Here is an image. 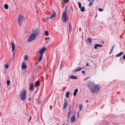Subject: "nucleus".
I'll return each mask as SVG.
<instances>
[{
  "mask_svg": "<svg viewBox=\"0 0 125 125\" xmlns=\"http://www.w3.org/2000/svg\"><path fill=\"white\" fill-rule=\"evenodd\" d=\"M89 83L88 84L89 87L90 88L91 91L93 93L99 91L100 87L99 85L95 84L92 83Z\"/></svg>",
  "mask_w": 125,
  "mask_h": 125,
  "instance_id": "nucleus-1",
  "label": "nucleus"
},
{
  "mask_svg": "<svg viewBox=\"0 0 125 125\" xmlns=\"http://www.w3.org/2000/svg\"><path fill=\"white\" fill-rule=\"evenodd\" d=\"M46 50V48L43 47L39 51V54H37L38 58V62H40L42 60L43 55V53Z\"/></svg>",
  "mask_w": 125,
  "mask_h": 125,
  "instance_id": "nucleus-2",
  "label": "nucleus"
},
{
  "mask_svg": "<svg viewBox=\"0 0 125 125\" xmlns=\"http://www.w3.org/2000/svg\"><path fill=\"white\" fill-rule=\"evenodd\" d=\"M26 92V91L25 90H22L21 93V98L22 100H24L25 99Z\"/></svg>",
  "mask_w": 125,
  "mask_h": 125,
  "instance_id": "nucleus-3",
  "label": "nucleus"
},
{
  "mask_svg": "<svg viewBox=\"0 0 125 125\" xmlns=\"http://www.w3.org/2000/svg\"><path fill=\"white\" fill-rule=\"evenodd\" d=\"M36 36L35 34H31L28 40V41L29 42H30L34 40L36 38Z\"/></svg>",
  "mask_w": 125,
  "mask_h": 125,
  "instance_id": "nucleus-4",
  "label": "nucleus"
},
{
  "mask_svg": "<svg viewBox=\"0 0 125 125\" xmlns=\"http://www.w3.org/2000/svg\"><path fill=\"white\" fill-rule=\"evenodd\" d=\"M23 19V17L21 15H19L18 18L17 20L19 24L21 26Z\"/></svg>",
  "mask_w": 125,
  "mask_h": 125,
  "instance_id": "nucleus-5",
  "label": "nucleus"
},
{
  "mask_svg": "<svg viewBox=\"0 0 125 125\" xmlns=\"http://www.w3.org/2000/svg\"><path fill=\"white\" fill-rule=\"evenodd\" d=\"M67 14L65 12H63L62 16V21L63 22L65 23L67 20Z\"/></svg>",
  "mask_w": 125,
  "mask_h": 125,
  "instance_id": "nucleus-6",
  "label": "nucleus"
},
{
  "mask_svg": "<svg viewBox=\"0 0 125 125\" xmlns=\"http://www.w3.org/2000/svg\"><path fill=\"white\" fill-rule=\"evenodd\" d=\"M29 89L31 91H33L34 90V88L33 84L31 83L29 87Z\"/></svg>",
  "mask_w": 125,
  "mask_h": 125,
  "instance_id": "nucleus-7",
  "label": "nucleus"
},
{
  "mask_svg": "<svg viewBox=\"0 0 125 125\" xmlns=\"http://www.w3.org/2000/svg\"><path fill=\"white\" fill-rule=\"evenodd\" d=\"M74 115H72L71 119V123H73L75 120V115L76 114V112H74Z\"/></svg>",
  "mask_w": 125,
  "mask_h": 125,
  "instance_id": "nucleus-8",
  "label": "nucleus"
},
{
  "mask_svg": "<svg viewBox=\"0 0 125 125\" xmlns=\"http://www.w3.org/2000/svg\"><path fill=\"white\" fill-rule=\"evenodd\" d=\"M68 106V104H67V102L65 100V102L64 103L63 105V109H66Z\"/></svg>",
  "mask_w": 125,
  "mask_h": 125,
  "instance_id": "nucleus-9",
  "label": "nucleus"
},
{
  "mask_svg": "<svg viewBox=\"0 0 125 125\" xmlns=\"http://www.w3.org/2000/svg\"><path fill=\"white\" fill-rule=\"evenodd\" d=\"M102 46H103L102 45L98 44H94V48L95 49H96L98 47H101Z\"/></svg>",
  "mask_w": 125,
  "mask_h": 125,
  "instance_id": "nucleus-10",
  "label": "nucleus"
},
{
  "mask_svg": "<svg viewBox=\"0 0 125 125\" xmlns=\"http://www.w3.org/2000/svg\"><path fill=\"white\" fill-rule=\"evenodd\" d=\"M22 68L23 69H25L27 67V65L25 64V62H23L21 65Z\"/></svg>",
  "mask_w": 125,
  "mask_h": 125,
  "instance_id": "nucleus-11",
  "label": "nucleus"
},
{
  "mask_svg": "<svg viewBox=\"0 0 125 125\" xmlns=\"http://www.w3.org/2000/svg\"><path fill=\"white\" fill-rule=\"evenodd\" d=\"M11 46L12 52H13L15 50V45L13 42L11 43Z\"/></svg>",
  "mask_w": 125,
  "mask_h": 125,
  "instance_id": "nucleus-12",
  "label": "nucleus"
},
{
  "mask_svg": "<svg viewBox=\"0 0 125 125\" xmlns=\"http://www.w3.org/2000/svg\"><path fill=\"white\" fill-rule=\"evenodd\" d=\"M81 70V67H77L76 69L74 70L73 71L74 72H78V71H79Z\"/></svg>",
  "mask_w": 125,
  "mask_h": 125,
  "instance_id": "nucleus-13",
  "label": "nucleus"
},
{
  "mask_svg": "<svg viewBox=\"0 0 125 125\" xmlns=\"http://www.w3.org/2000/svg\"><path fill=\"white\" fill-rule=\"evenodd\" d=\"M70 78L72 79H76L77 78V76L73 75H72L70 76Z\"/></svg>",
  "mask_w": 125,
  "mask_h": 125,
  "instance_id": "nucleus-14",
  "label": "nucleus"
},
{
  "mask_svg": "<svg viewBox=\"0 0 125 125\" xmlns=\"http://www.w3.org/2000/svg\"><path fill=\"white\" fill-rule=\"evenodd\" d=\"M123 54V52H121L120 53H118L117 55H116V56L117 57H119L122 55Z\"/></svg>",
  "mask_w": 125,
  "mask_h": 125,
  "instance_id": "nucleus-15",
  "label": "nucleus"
},
{
  "mask_svg": "<svg viewBox=\"0 0 125 125\" xmlns=\"http://www.w3.org/2000/svg\"><path fill=\"white\" fill-rule=\"evenodd\" d=\"M78 92V90L77 89H75L74 91V93L73 94V95L74 96H75L76 94Z\"/></svg>",
  "mask_w": 125,
  "mask_h": 125,
  "instance_id": "nucleus-16",
  "label": "nucleus"
},
{
  "mask_svg": "<svg viewBox=\"0 0 125 125\" xmlns=\"http://www.w3.org/2000/svg\"><path fill=\"white\" fill-rule=\"evenodd\" d=\"M56 15V13L54 12H53V13L52 14V16L50 17V19H51L53 18V17H54Z\"/></svg>",
  "mask_w": 125,
  "mask_h": 125,
  "instance_id": "nucleus-17",
  "label": "nucleus"
},
{
  "mask_svg": "<svg viewBox=\"0 0 125 125\" xmlns=\"http://www.w3.org/2000/svg\"><path fill=\"white\" fill-rule=\"evenodd\" d=\"M70 94V93L69 92H66V96L67 98L69 97V96Z\"/></svg>",
  "mask_w": 125,
  "mask_h": 125,
  "instance_id": "nucleus-18",
  "label": "nucleus"
},
{
  "mask_svg": "<svg viewBox=\"0 0 125 125\" xmlns=\"http://www.w3.org/2000/svg\"><path fill=\"white\" fill-rule=\"evenodd\" d=\"M35 85L37 86H39L40 83V82L39 81H37L35 83Z\"/></svg>",
  "mask_w": 125,
  "mask_h": 125,
  "instance_id": "nucleus-19",
  "label": "nucleus"
},
{
  "mask_svg": "<svg viewBox=\"0 0 125 125\" xmlns=\"http://www.w3.org/2000/svg\"><path fill=\"white\" fill-rule=\"evenodd\" d=\"M80 9V10L82 12H83L85 11V9L84 7H82Z\"/></svg>",
  "mask_w": 125,
  "mask_h": 125,
  "instance_id": "nucleus-20",
  "label": "nucleus"
},
{
  "mask_svg": "<svg viewBox=\"0 0 125 125\" xmlns=\"http://www.w3.org/2000/svg\"><path fill=\"white\" fill-rule=\"evenodd\" d=\"M4 8L6 9H7L8 8V6L7 4H5L4 5Z\"/></svg>",
  "mask_w": 125,
  "mask_h": 125,
  "instance_id": "nucleus-21",
  "label": "nucleus"
},
{
  "mask_svg": "<svg viewBox=\"0 0 125 125\" xmlns=\"http://www.w3.org/2000/svg\"><path fill=\"white\" fill-rule=\"evenodd\" d=\"M72 31V27L70 25L69 28V31L70 33Z\"/></svg>",
  "mask_w": 125,
  "mask_h": 125,
  "instance_id": "nucleus-22",
  "label": "nucleus"
},
{
  "mask_svg": "<svg viewBox=\"0 0 125 125\" xmlns=\"http://www.w3.org/2000/svg\"><path fill=\"white\" fill-rule=\"evenodd\" d=\"M44 35L46 36H48L49 35L48 32L47 31H45L44 32Z\"/></svg>",
  "mask_w": 125,
  "mask_h": 125,
  "instance_id": "nucleus-23",
  "label": "nucleus"
},
{
  "mask_svg": "<svg viewBox=\"0 0 125 125\" xmlns=\"http://www.w3.org/2000/svg\"><path fill=\"white\" fill-rule=\"evenodd\" d=\"M28 56L27 55H25L24 58V60L25 61H26L28 60Z\"/></svg>",
  "mask_w": 125,
  "mask_h": 125,
  "instance_id": "nucleus-24",
  "label": "nucleus"
},
{
  "mask_svg": "<svg viewBox=\"0 0 125 125\" xmlns=\"http://www.w3.org/2000/svg\"><path fill=\"white\" fill-rule=\"evenodd\" d=\"M88 41L91 43L92 42V40L90 38H88L87 39Z\"/></svg>",
  "mask_w": 125,
  "mask_h": 125,
  "instance_id": "nucleus-25",
  "label": "nucleus"
},
{
  "mask_svg": "<svg viewBox=\"0 0 125 125\" xmlns=\"http://www.w3.org/2000/svg\"><path fill=\"white\" fill-rule=\"evenodd\" d=\"M78 6H79V8L80 9H81V5H82L81 3H80L79 2H78Z\"/></svg>",
  "mask_w": 125,
  "mask_h": 125,
  "instance_id": "nucleus-26",
  "label": "nucleus"
},
{
  "mask_svg": "<svg viewBox=\"0 0 125 125\" xmlns=\"http://www.w3.org/2000/svg\"><path fill=\"white\" fill-rule=\"evenodd\" d=\"M83 106L82 105L80 104L79 106L80 111H81L82 109Z\"/></svg>",
  "mask_w": 125,
  "mask_h": 125,
  "instance_id": "nucleus-27",
  "label": "nucleus"
},
{
  "mask_svg": "<svg viewBox=\"0 0 125 125\" xmlns=\"http://www.w3.org/2000/svg\"><path fill=\"white\" fill-rule=\"evenodd\" d=\"M10 83V81H9V80H7V84L8 86L9 85Z\"/></svg>",
  "mask_w": 125,
  "mask_h": 125,
  "instance_id": "nucleus-28",
  "label": "nucleus"
},
{
  "mask_svg": "<svg viewBox=\"0 0 125 125\" xmlns=\"http://www.w3.org/2000/svg\"><path fill=\"white\" fill-rule=\"evenodd\" d=\"M88 79H89V82H90V81H91V80H90V79L89 78V77H88V78H86L84 79V81H85L86 80H88Z\"/></svg>",
  "mask_w": 125,
  "mask_h": 125,
  "instance_id": "nucleus-29",
  "label": "nucleus"
},
{
  "mask_svg": "<svg viewBox=\"0 0 125 125\" xmlns=\"http://www.w3.org/2000/svg\"><path fill=\"white\" fill-rule=\"evenodd\" d=\"M63 1L65 3L68 2V0H63Z\"/></svg>",
  "mask_w": 125,
  "mask_h": 125,
  "instance_id": "nucleus-30",
  "label": "nucleus"
},
{
  "mask_svg": "<svg viewBox=\"0 0 125 125\" xmlns=\"http://www.w3.org/2000/svg\"><path fill=\"white\" fill-rule=\"evenodd\" d=\"M67 7H66L65 8V11H63V12H65L66 13H67Z\"/></svg>",
  "mask_w": 125,
  "mask_h": 125,
  "instance_id": "nucleus-31",
  "label": "nucleus"
},
{
  "mask_svg": "<svg viewBox=\"0 0 125 125\" xmlns=\"http://www.w3.org/2000/svg\"><path fill=\"white\" fill-rule=\"evenodd\" d=\"M5 67L6 68L8 69L9 68V65L8 64H6L5 66Z\"/></svg>",
  "mask_w": 125,
  "mask_h": 125,
  "instance_id": "nucleus-32",
  "label": "nucleus"
},
{
  "mask_svg": "<svg viewBox=\"0 0 125 125\" xmlns=\"http://www.w3.org/2000/svg\"><path fill=\"white\" fill-rule=\"evenodd\" d=\"M93 4V3H92L91 2H90L89 4V6H92V5Z\"/></svg>",
  "mask_w": 125,
  "mask_h": 125,
  "instance_id": "nucleus-33",
  "label": "nucleus"
},
{
  "mask_svg": "<svg viewBox=\"0 0 125 125\" xmlns=\"http://www.w3.org/2000/svg\"><path fill=\"white\" fill-rule=\"evenodd\" d=\"M99 11H102L103 10L102 9L99 8Z\"/></svg>",
  "mask_w": 125,
  "mask_h": 125,
  "instance_id": "nucleus-34",
  "label": "nucleus"
},
{
  "mask_svg": "<svg viewBox=\"0 0 125 125\" xmlns=\"http://www.w3.org/2000/svg\"><path fill=\"white\" fill-rule=\"evenodd\" d=\"M70 114H68V116H67V117H68V121H68V120H69V116L70 115Z\"/></svg>",
  "mask_w": 125,
  "mask_h": 125,
  "instance_id": "nucleus-35",
  "label": "nucleus"
},
{
  "mask_svg": "<svg viewBox=\"0 0 125 125\" xmlns=\"http://www.w3.org/2000/svg\"><path fill=\"white\" fill-rule=\"evenodd\" d=\"M123 58L125 60V55L124 54L123 56Z\"/></svg>",
  "mask_w": 125,
  "mask_h": 125,
  "instance_id": "nucleus-36",
  "label": "nucleus"
},
{
  "mask_svg": "<svg viewBox=\"0 0 125 125\" xmlns=\"http://www.w3.org/2000/svg\"><path fill=\"white\" fill-rule=\"evenodd\" d=\"M49 18H50V17H46V19L47 20H48Z\"/></svg>",
  "mask_w": 125,
  "mask_h": 125,
  "instance_id": "nucleus-37",
  "label": "nucleus"
},
{
  "mask_svg": "<svg viewBox=\"0 0 125 125\" xmlns=\"http://www.w3.org/2000/svg\"><path fill=\"white\" fill-rule=\"evenodd\" d=\"M82 73H83V74H84V71H82Z\"/></svg>",
  "mask_w": 125,
  "mask_h": 125,
  "instance_id": "nucleus-38",
  "label": "nucleus"
},
{
  "mask_svg": "<svg viewBox=\"0 0 125 125\" xmlns=\"http://www.w3.org/2000/svg\"><path fill=\"white\" fill-rule=\"evenodd\" d=\"M71 113V111H70V110H69V113H68V114H70V113Z\"/></svg>",
  "mask_w": 125,
  "mask_h": 125,
  "instance_id": "nucleus-39",
  "label": "nucleus"
},
{
  "mask_svg": "<svg viewBox=\"0 0 125 125\" xmlns=\"http://www.w3.org/2000/svg\"><path fill=\"white\" fill-rule=\"evenodd\" d=\"M114 46H115V45H114L112 48V50H113V49L114 47Z\"/></svg>",
  "mask_w": 125,
  "mask_h": 125,
  "instance_id": "nucleus-40",
  "label": "nucleus"
},
{
  "mask_svg": "<svg viewBox=\"0 0 125 125\" xmlns=\"http://www.w3.org/2000/svg\"><path fill=\"white\" fill-rule=\"evenodd\" d=\"M86 65L87 66H88V65H89V64L88 63H87V64H86Z\"/></svg>",
  "mask_w": 125,
  "mask_h": 125,
  "instance_id": "nucleus-41",
  "label": "nucleus"
},
{
  "mask_svg": "<svg viewBox=\"0 0 125 125\" xmlns=\"http://www.w3.org/2000/svg\"><path fill=\"white\" fill-rule=\"evenodd\" d=\"M95 0H92V1L93 2Z\"/></svg>",
  "mask_w": 125,
  "mask_h": 125,
  "instance_id": "nucleus-42",
  "label": "nucleus"
},
{
  "mask_svg": "<svg viewBox=\"0 0 125 125\" xmlns=\"http://www.w3.org/2000/svg\"><path fill=\"white\" fill-rule=\"evenodd\" d=\"M112 50H112V49L111 50V52L112 51Z\"/></svg>",
  "mask_w": 125,
  "mask_h": 125,
  "instance_id": "nucleus-43",
  "label": "nucleus"
},
{
  "mask_svg": "<svg viewBox=\"0 0 125 125\" xmlns=\"http://www.w3.org/2000/svg\"><path fill=\"white\" fill-rule=\"evenodd\" d=\"M78 115H79V113H78V115H78Z\"/></svg>",
  "mask_w": 125,
  "mask_h": 125,
  "instance_id": "nucleus-44",
  "label": "nucleus"
},
{
  "mask_svg": "<svg viewBox=\"0 0 125 125\" xmlns=\"http://www.w3.org/2000/svg\"><path fill=\"white\" fill-rule=\"evenodd\" d=\"M88 100H87L86 101V102H88Z\"/></svg>",
  "mask_w": 125,
  "mask_h": 125,
  "instance_id": "nucleus-45",
  "label": "nucleus"
},
{
  "mask_svg": "<svg viewBox=\"0 0 125 125\" xmlns=\"http://www.w3.org/2000/svg\"><path fill=\"white\" fill-rule=\"evenodd\" d=\"M91 1V0H89V1Z\"/></svg>",
  "mask_w": 125,
  "mask_h": 125,
  "instance_id": "nucleus-46",
  "label": "nucleus"
},
{
  "mask_svg": "<svg viewBox=\"0 0 125 125\" xmlns=\"http://www.w3.org/2000/svg\"><path fill=\"white\" fill-rule=\"evenodd\" d=\"M29 100H30V99H29Z\"/></svg>",
  "mask_w": 125,
  "mask_h": 125,
  "instance_id": "nucleus-47",
  "label": "nucleus"
},
{
  "mask_svg": "<svg viewBox=\"0 0 125 125\" xmlns=\"http://www.w3.org/2000/svg\"><path fill=\"white\" fill-rule=\"evenodd\" d=\"M64 125V124H63V125Z\"/></svg>",
  "mask_w": 125,
  "mask_h": 125,
  "instance_id": "nucleus-48",
  "label": "nucleus"
}]
</instances>
